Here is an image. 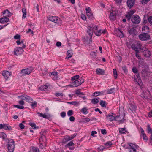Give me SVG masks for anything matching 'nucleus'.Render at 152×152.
<instances>
[{"label": "nucleus", "instance_id": "a18cd8bd", "mask_svg": "<svg viewBox=\"0 0 152 152\" xmlns=\"http://www.w3.org/2000/svg\"><path fill=\"white\" fill-rule=\"evenodd\" d=\"M101 94L100 92H95L93 94V96H97Z\"/></svg>", "mask_w": 152, "mask_h": 152}, {"label": "nucleus", "instance_id": "58836bf2", "mask_svg": "<svg viewBox=\"0 0 152 152\" xmlns=\"http://www.w3.org/2000/svg\"><path fill=\"white\" fill-rule=\"evenodd\" d=\"M115 88H113L111 89L108 90L107 93V94H112L114 92V90Z\"/></svg>", "mask_w": 152, "mask_h": 152}, {"label": "nucleus", "instance_id": "680f3d73", "mask_svg": "<svg viewBox=\"0 0 152 152\" xmlns=\"http://www.w3.org/2000/svg\"><path fill=\"white\" fill-rule=\"evenodd\" d=\"M150 0H142V4H145L148 2Z\"/></svg>", "mask_w": 152, "mask_h": 152}, {"label": "nucleus", "instance_id": "e433bc0d", "mask_svg": "<svg viewBox=\"0 0 152 152\" xmlns=\"http://www.w3.org/2000/svg\"><path fill=\"white\" fill-rule=\"evenodd\" d=\"M73 111L72 110H69L67 113V114L69 116H71L73 115Z\"/></svg>", "mask_w": 152, "mask_h": 152}, {"label": "nucleus", "instance_id": "c9c22d12", "mask_svg": "<svg viewBox=\"0 0 152 152\" xmlns=\"http://www.w3.org/2000/svg\"><path fill=\"white\" fill-rule=\"evenodd\" d=\"M74 145V143L72 141H71L69 142L66 145V147H68L70 146H72Z\"/></svg>", "mask_w": 152, "mask_h": 152}, {"label": "nucleus", "instance_id": "ea45409f", "mask_svg": "<svg viewBox=\"0 0 152 152\" xmlns=\"http://www.w3.org/2000/svg\"><path fill=\"white\" fill-rule=\"evenodd\" d=\"M41 70L42 72V73L43 75L46 74L48 72L47 69L45 68L43 69H41Z\"/></svg>", "mask_w": 152, "mask_h": 152}, {"label": "nucleus", "instance_id": "4d7b16f0", "mask_svg": "<svg viewBox=\"0 0 152 152\" xmlns=\"http://www.w3.org/2000/svg\"><path fill=\"white\" fill-rule=\"evenodd\" d=\"M132 70L133 72L135 73H137V72H138V70L135 67H133Z\"/></svg>", "mask_w": 152, "mask_h": 152}, {"label": "nucleus", "instance_id": "f704fd0d", "mask_svg": "<svg viewBox=\"0 0 152 152\" xmlns=\"http://www.w3.org/2000/svg\"><path fill=\"white\" fill-rule=\"evenodd\" d=\"M13 106L17 108L18 109H21L24 108V107L23 106H20L18 105L15 104L13 105Z\"/></svg>", "mask_w": 152, "mask_h": 152}, {"label": "nucleus", "instance_id": "39448f33", "mask_svg": "<svg viewBox=\"0 0 152 152\" xmlns=\"http://www.w3.org/2000/svg\"><path fill=\"white\" fill-rule=\"evenodd\" d=\"M131 21L134 24H138L140 22V19L139 16L137 15H134L132 17Z\"/></svg>", "mask_w": 152, "mask_h": 152}, {"label": "nucleus", "instance_id": "393cba45", "mask_svg": "<svg viewBox=\"0 0 152 152\" xmlns=\"http://www.w3.org/2000/svg\"><path fill=\"white\" fill-rule=\"evenodd\" d=\"M110 18L112 20H114L115 18V16L113 12H110Z\"/></svg>", "mask_w": 152, "mask_h": 152}, {"label": "nucleus", "instance_id": "0eeeda50", "mask_svg": "<svg viewBox=\"0 0 152 152\" xmlns=\"http://www.w3.org/2000/svg\"><path fill=\"white\" fill-rule=\"evenodd\" d=\"M24 52L23 48L20 47H17L15 48L14 51V54L16 56L21 54Z\"/></svg>", "mask_w": 152, "mask_h": 152}, {"label": "nucleus", "instance_id": "ddd939ff", "mask_svg": "<svg viewBox=\"0 0 152 152\" xmlns=\"http://www.w3.org/2000/svg\"><path fill=\"white\" fill-rule=\"evenodd\" d=\"M8 21L9 19L6 17H4L0 19V23L2 24L7 22Z\"/></svg>", "mask_w": 152, "mask_h": 152}, {"label": "nucleus", "instance_id": "f03ea898", "mask_svg": "<svg viewBox=\"0 0 152 152\" xmlns=\"http://www.w3.org/2000/svg\"><path fill=\"white\" fill-rule=\"evenodd\" d=\"M139 37V39L141 41H147L150 39V35L146 33L140 34Z\"/></svg>", "mask_w": 152, "mask_h": 152}, {"label": "nucleus", "instance_id": "13d9d810", "mask_svg": "<svg viewBox=\"0 0 152 152\" xmlns=\"http://www.w3.org/2000/svg\"><path fill=\"white\" fill-rule=\"evenodd\" d=\"M122 68L124 72L126 73L127 72V69L126 66H124L122 67Z\"/></svg>", "mask_w": 152, "mask_h": 152}, {"label": "nucleus", "instance_id": "cd10ccee", "mask_svg": "<svg viewBox=\"0 0 152 152\" xmlns=\"http://www.w3.org/2000/svg\"><path fill=\"white\" fill-rule=\"evenodd\" d=\"M81 112L83 114H87L88 113V109L86 107H84L82 109Z\"/></svg>", "mask_w": 152, "mask_h": 152}, {"label": "nucleus", "instance_id": "aec40b11", "mask_svg": "<svg viewBox=\"0 0 152 152\" xmlns=\"http://www.w3.org/2000/svg\"><path fill=\"white\" fill-rule=\"evenodd\" d=\"M142 31H145L146 32H149V28L148 26H145L142 27Z\"/></svg>", "mask_w": 152, "mask_h": 152}, {"label": "nucleus", "instance_id": "dca6fc26", "mask_svg": "<svg viewBox=\"0 0 152 152\" xmlns=\"http://www.w3.org/2000/svg\"><path fill=\"white\" fill-rule=\"evenodd\" d=\"M72 139V136H66L65 138L63 140V142H66Z\"/></svg>", "mask_w": 152, "mask_h": 152}, {"label": "nucleus", "instance_id": "4468645a", "mask_svg": "<svg viewBox=\"0 0 152 152\" xmlns=\"http://www.w3.org/2000/svg\"><path fill=\"white\" fill-rule=\"evenodd\" d=\"M78 82L77 80H75L72 81V84L70 85L69 86L71 87H77L79 86Z\"/></svg>", "mask_w": 152, "mask_h": 152}, {"label": "nucleus", "instance_id": "3c124183", "mask_svg": "<svg viewBox=\"0 0 152 152\" xmlns=\"http://www.w3.org/2000/svg\"><path fill=\"white\" fill-rule=\"evenodd\" d=\"M86 14L91 12V10L90 8L89 7H87L86 9Z\"/></svg>", "mask_w": 152, "mask_h": 152}, {"label": "nucleus", "instance_id": "79ce46f5", "mask_svg": "<svg viewBox=\"0 0 152 152\" xmlns=\"http://www.w3.org/2000/svg\"><path fill=\"white\" fill-rule=\"evenodd\" d=\"M37 104V102H36L34 101L33 102H32L31 105L32 107L34 109L35 107L36 106Z\"/></svg>", "mask_w": 152, "mask_h": 152}, {"label": "nucleus", "instance_id": "a211bd4d", "mask_svg": "<svg viewBox=\"0 0 152 152\" xmlns=\"http://www.w3.org/2000/svg\"><path fill=\"white\" fill-rule=\"evenodd\" d=\"M144 55L146 56L149 57L151 55V52L148 50L144 51Z\"/></svg>", "mask_w": 152, "mask_h": 152}, {"label": "nucleus", "instance_id": "603ef678", "mask_svg": "<svg viewBox=\"0 0 152 152\" xmlns=\"http://www.w3.org/2000/svg\"><path fill=\"white\" fill-rule=\"evenodd\" d=\"M66 113L65 112H62L61 113L60 115L63 118L64 117L66 116Z\"/></svg>", "mask_w": 152, "mask_h": 152}, {"label": "nucleus", "instance_id": "423d86ee", "mask_svg": "<svg viewBox=\"0 0 152 152\" xmlns=\"http://www.w3.org/2000/svg\"><path fill=\"white\" fill-rule=\"evenodd\" d=\"M33 70L32 67H30L25 69H22L21 73L23 75H26L29 74Z\"/></svg>", "mask_w": 152, "mask_h": 152}, {"label": "nucleus", "instance_id": "7c9ffc66", "mask_svg": "<svg viewBox=\"0 0 152 152\" xmlns=\"http://www.w3.org/2000/svg\"><path fill=\"white\" fill-rule=\"evenodd\" d=\"M131 48L134 50H135L136 52H138L139 50H138V48L134 44H132L131 45Z\"/></svg>", "mask_w": 152, "mask_h": 152}, {"label": "nucleus", "instance_id": "c03bdc74", "mask_svg": "<svg viewBox=\"0 0 152 152\" xmlns=\"http://www.w3.org/2000/svg\"><path fill=\"white\" fill-rule=\"evenodd\" d=\"M126 132L125 128H120L119 129V132L121 133H124Z\"/></svg>", "mask_w": 152, "mask_h": 152}, {"label": "nucleus", "instance_id": "4c0bfd02", "mask_svg": "<svg viewBox=\"0 0 152 152\" xmlns=\"http://www.w3.org/2000/svg\"><path fill=\"white\" fill-rule=\"evenodd\" d=\"M68 103H69L72 105H78L79 104V102L76 101L70 102H68Z\"/></svg>", "mask_w": 152, "mask_h": 152}, {"label": "nucleus", "instance_id": "c756f323", "mask_svg": "<svg viewBox=\"0 0 152 152\" xmlns=\"http://www.w3.org/2000/svg\"><path fill=\"white\" fill-rule=\"evenodd\" d=\"M29 125L31 127H33V129H36L38 128V127H37L36 126L35 124L34 123H29Z\"/></svg>", "mask_w": 152, "mask_h": 152}, {"label": "nucleus", "instance_id": "2eb2a0df", "mask_svg": "<svg viewBox=\"0 0 152 152\" xmlns=\"http://www.w3.org/2000/svg\"><path fill=\"white\" fill-rule=\"evenodd\" d=\"M96 72L97 74L104 75V71L102 69L98 68L96 70Z\"/></svg>", "mask_w": 152, "mask_h": 152}, {"label": "nucleus", "instance_id": "a878e982", "mask_svg": "<svg viewBox=\"0 0 152 152\" xmlns=\"http://www.w3.org/2000/svg\"><path fill=\"white\" fill-rule=\"evenodd\" d=\"M80 77L78 75H77L72 77L71 79V80L72 81L75 80H77Z\"/></svg>", "mask_w": 152, "mask_h": 152}, {"label": "nucleus", "instance_id": "f8f14e48", "mask_svg": "<svg viewBox=\"0 0 152 152\" xmlns=\"http://www.w3.org/2000/svg\"><path fill=\"white\" fill-rule=\"evenodd\" d=\"M73 54V53L72 50H68L66 53V56L65 58H71Z\"/></svg>", "mask_w": 152, "mask_h": 152}, {"label": "nucleus", "instance_id": "6e6d98bb", "mask_svg": "<svg viewBox=\"0 0 152 152\" xmlns=\"http://www.w3.org/2000/svg\"><path fill=\"white\" fill-rule=\"evenodd\" d=\"M101 30H99V31H97L96 32H95V33L96 35L99 36L101 34Z\"/></svg>", "mask_w": 152, "mask_h": 152}, {"label": "nucleus", "instance_id": "8fccbe9b", "mask_svg": "<svg viewBox=\"0 0 152 152\" xmlns=\"http://www.w3.org/2000/svg\"><path fill=\"white\" fill-rule=\"evenodd\" d=\"M76 94L77 95H83L84 94L80 92L78 90H77L75 91Z\"/></svg>", "mask_w": 152, "mask_h": 152}, {"label": "nucleus", "instance_id": "9b49d317", "mask_svg": "<svg viewBox=\"0 0 152 152\" xmlns=\"http://www.w3.org/2000/svg\"><path fill=\"white\" fill-rule=\"evenodd\" d=\"M2 75L4 77L8 78L11 75V72L7 71H4L2 73Z\"/></svg>", "mask_w": 152, "mask_h": 152}, {"label": "nucleus", "instance_id": "e2e57ef3", "mask_svg": "<svg viewBox=\"0 0 152 152\" xmlns=\"http://www.w3.org/2000/svg\"><path fill=\"white\" fill-rule=\"evenodd\" d=\"M101 133L103 134H105L107 133L106 130L105 129H102L101 130Z\"/></svg>", "mask_w": 152, "mask_h": 152}, {"label": "nucleus", "instance_id": "4be33fe9", "mask_svg": "<svg viewBox=\"0 0 152 152\" xmlns=\"http://www.w3.org/2000/svg\"><path fill=\"white\" fill-rule=\"evenodd\" d=\"M48 87V86L45 85L41 86L39 89L41 91H45L47 88Z\"/></svg>", "mask_w": 152, "mask_h": 152}, {"label": "nucleus", "instance_id": "09e8293b", "mask_svg": "<svg viewBox=\"0 0 152 152\" xmlns=\"http://www.w3.org/2000/svg\"><path fill=\"white\" fill-rule=\"evenodd\" d=\"M91 55L93 58H95L96 56V53L95 52H92L91 53Z\"/></svg>", "mask_w": 152, "mask_h": 152}, {"label": "nucleus", "instance_id": "c85d7f7f", "mask_svg": "<svg viewBox=\"0 0 152 152\" xmlns=\"http://www.w3.org/2000/svg\"><path fill=\"white\" fill-rule=\"evenodd\" d=\"M40 142H44L46 141V137L44 135L42 136L40 138Z\"/></svg>", "mask_w": 152, "mask_h": 152}, {"label": "nucleus", "instance_id": "5701e85b", "mask_svg": "<svg viewBox=\"0 0 152 152\" xmlns=\"http://www.w3.org/2000/svg\"><path fill=\"white\" fill-rule=\"evenodd\" d=\"M22 10L23 13L22 18L24 19L26 17V10L25 9L23 8Z\"/></svg>", "mask_w": 152, "mask_h": 152}, {"label": "nucleus", "instance_id": "6ab92c4d", "mask_svg": "<svg viewBox=\"0 0 152 152\" xmlns=\"http://www.w3.org/2000/svg\"><path fill=\"white\" fill-rule=\"evenodd\" d=\"M89 26L91 27L92 31L94 33H95V31L97 30L98 29L97 26L94 24H92L91 26Z\"/></svg>", "mask_w": 152, "mask_h": 152}, {"label": "nucleus", "instance_id": "052dcab7", "mask_svg": "<svg viewBox=\"0 0 152 152\" xmlns=\"http://www.w3.org/2000/svg\"><path fill=\"white\" fill-rule=\"evenodd\" d=\"M19 126L22 129H23L25 127L24 126L22 123H20L19 124Z\"/></svg>", "mask_w": 152, "mask_h": 152}, {"label": "nucleus", "instance_id": "412c9836", "mask_svg": "<svg viewBox=\"0 0 152 152\" xmlns=\"http://www.w3.org/2000/svg\"><path fill=\"white\" fill-rule=\"evenodd\" d=\"M129 109L132 111H135L136 110V107L132 104H130Z\"/></svg>", "mask_w": 152, "mask_h": 152}, {"label": "nucleus", "instance_id": "bb28decb", "mask_svg": "<svg viewBox=\"0 0 152 152\" xmlns=\"http://www.w3.org/2000/svg\"><path fill=\"white\" fill-rule=\"evenodd\" d=\"M31 149L32 152H40L38 148L37 147H32Z\"/></svg>", "mask_w": 152, "mask_h": 152}, {"label": "nucleus", "instance_id": "774afa93", "mask_svg": "<svg viewBox=\"0 0 152 152\" xmlns=\"http://www.w3.org/2000/svg\"><path fill=\"white\" fill-rule=\"evenodd\" d=\"M129 152H136V151L135 148H130Z\"/></svg>", "mask_w": 152, "mask_h": 152}, {"label": "nucleus", "instance_id": "20e7f679", "mask_svg": "<svg viewBox=\"0 0 152 152\" xmlns=\"http://www.w3.org/2000/svg\"><path fill=\"white\" fill-rule=\"evenodd\" d=\"M48 19L50 20L55 23L58 24L62 23V21L61 20L56 16L49 17Z\"/></svg>", "mask_w": 152, "mask_h": 152}, {"label": "nucleus", "instance_id": "7ed1b4c3", "mask_svg": "<svg viewBox=\"0 0 152 152\" xmlns=\"http://www.w3.org/2000/svg\"><path fill=\"white\" fill-rule=\"evenodd\" d=\"M119 116H115V115L113 116L110 114H108V115L106 116L107 118H108L110 121H112L115 120L119 121L120 123H122L123 122V120H120V119L118 118Z\"/></svg>", "mask_w": 152, "mask_h": 152}, {"label": "nucleus", "instance_id": "37998d69", "mask_svg": "<svg viewBox=\"0 0 152 152\" xmlns=\"http://www.w3.org/2000/svg\"><path fill=\"white\" fill-rule=\"evenodd\" d=\"M100 105L102 107H105V102L101 100L100 103Z\"/></svg>", "mask_w": 152, "mask_h": 152}, {"label": "nucleus", "instance_id": "f3484780", "mask_svg": "<svg viewBox=\"0 0 152 152\" xmlns=\"http://www.w3.org/2000/svg\"><path fill=\"white\" fill-rule=\"evenodd\" d=\"M4 129L6 130H11L12 129L11 127L8 124H4Z\"/></svg>", "mask_w": 152, "mask_h": 152}, {"label": "nucleus", "instance_id": "bf43d9fd", "mask_svg": "<svg viewBox=\"0 0 152 152\" xmlns=\"http://www.w3.org/2000/svg\"><path fill=\"white\" fill-rule=\"evenodd\" d=\"M6 13H7L8 15H9V14H11V13L10 12H9L8 10H5L3 12V14H4Z\"/></svg>", "mask_w": 152, "mask_h": 152}, {"label": "nucleus", "instance_id": "473e14b6", "mask_svg": "<svg viewBox=\"0 0 152 152\" xmlns=\"http://www.w3.org/2000/svg\"><path fill=\"white\" fill-rule=\"evenodd\" d=\"M112 145V143L111 142V141H108L106 142L104 144V145L106 147H109L110 146Z\"/></svg>", "mask_w": 152, "mask_h": 152}, {"label": "nucleus", "instance_id": "1a4fd4ad", "mask_svg": "<svg viewBox=\"0 0 152 152\" xmlns=\"http://www.w3.org/2000/svg\"><path fill=\"white\" fill-rule=\"evenodd\" d=\"M127 31L130 35H136V31L134 28L133 27H129L127 28Z\"/></svg>", "mask_w": 152, "mask_h": 152}, {"label": "nucleus", "instance_id": "0e129e2a", "mask_svg": "<svg viewBox=\"0 0 152 152\" xmlns=\"http://www.w3.org/2000/svg\"><path fill=\"white\" fill-rule=\"evenodd\" d=\"M20 38V35H16L14 36V38L15 39H19Z\"/></svg>", "mask_w": 152, "mask_h": 152}, {"label": "nucleus", "instance_id": "72a5a7b5", "mask_svg": "<svg viewBox=\"0 0 152 152\" xmlns=\"http://www.w3.org/2000/svg\"><path fill=\"white\" fill-rule=\"evenodd\" d=\"M113 72L114 75V77L115 79H116L117 78V74L116 70L115 69H113Z\"/></svg>", "mask_w": 152, "mask_h": 152}, {"label": "nucleus", "instance_id": "b1692460", "mask_svg": "<svg viewBox=\"0 0 152 152\" xmlns=\"http://www.w3.org/2000/svg\"><path fill=\"white\" fill-rule=\"evenodd\" d=\"M24 98L26 99L25 100H26V101L29 102H31L33 101L32 98L28 96H26Z\"/></svg>", "mask_w": 152, "mask_h": 152}, {"label": "nucleus", "instance_id": "f257e3e1", "mask_svg": "<svg viewBox=\"0 0 152 152\" xmlns=\"http://www.w3.org/2000/svg\"><path fill=\"white\" fill-rule=\"evenodd\" d=\"M15 146V142L13 140H8L7 147L8 152H13Z\"/></svg>", "mask_w": 152, "mask_h": 152}, {"label": "nucleus", "instance_id": "de8ad7c7", "mask_svg": "<svg viewBox=\"0 0 152 152\" xmlns=\"http://www.w3.org/2000/svg\"><path fill=\"white\" fill-rule=\"evenodd\" d=\"M129 146L130 147V148H135L136 147V145H135L133 144L132 143H130L129 144Z\"/></svg>", "mask_w": 152, "mask_h": 152}, {"label": "nucleus", "instance_id": "2f4dec72", "mask_svg": "<svg viewBox=\"0 0 152 152\" xmlns=\"http://www.w3.org/2000/svg\"><path fill=\"white\" fill-rule=\"evenodd\" d=\"M91 102L93 104H96L99 102V100L97 98H94L92 99Z\"/></svg>", "mask_w": 152, "mask_h": 152}, {"label": "nucleus", "instance_id": "a19ab883", "mask_svg": "<svg viewBox=\"0 0 152 152\" xmlns=\"http://www.w3.org/2000/svg\"><path fill=\"white\" fill-rule=\"evenodd\" d=\"M147 129L149 133H152V130L149 125H148L147 126Z\"/></svg>", "mask_w": 152, "mask_h": 152}, {"label": "nucleus", "instance_id": "864d4df0", "mask_svg": "<svg viewBox=\"0 0 152 152\" xmlns=\"http://www.w3.org/2000/svg\"><path fill=\"white\" fill-rule=\"evenodd\" d=\"M46 146V145L45 144L44 145H43V144L42 143H40L39 147L42 149H43V148H45V146Z\"/></svg>", "mask_w": 152, "mask_h": 152}, {"label": "nucleus", "instance_id": "9d476101", "mask_svg": "<svg viewBox=\"0 0 152 152\" xmlns=\"http://www.w3.org/2000/svg\"><path fill=\"white\" fill-rule=\"evenodd\" d=\"M136 0H127V6L129 8H131L134 4Z\"/></svg>", "mask_w": 152, "mask_h": 152}, {"label": "nucleus", "instance_id": "338daca9", "mask_svg": "<svg viewBox=\"0 0 152 152\" xmlns=\"http://www.w3.org/2000/svg\"><path fill=\"white\" fill-rule=\"evenodd\" d=\"M126 17L127 18L128 20H130L131 17L132 16L131 15H130L128 13L126 15Z\"/></svg>", "mask_w": 152, "mask_h": 152}, {"label": "nucleus", "instance_id": "6e6552de", "mask_svg": "<svg viewBox=\"0 0 152 152\" xmlns=\"http://www.w3.org/2000/svg\"><path fill=\"white\" fill-rule=\"evenodd\" d=\"M88 30L87 31V32L89 36V37H87V39H89V42H92V38L93 34L92 31L91 27L89 26L88 27Z\"/></svg>", "mask_w": 152, "mask_h": 152}, {"label": "nucleus", "instance_id": "49530a36", "mask_svg": "<svg viewBox=\"0 0 152 152\" xmlns=\"http://www.w3.org/2000/svg\"><path fill=\"white\" fill-rule=\"evenodd\" d=\"M141 136L142 137L143 140H148V138L145 134H141Z\"/></svg>", "mask_w": 152, "mask_h": 152}, {"label": "nucleus", "instance_id": "69168bd1", "mask_svg": "<svg viewBox=\"0 0 152 152\" xmlns=\"http://www.w3.org/2000/svg\"><path fill=\"white\" fill-rule=\"evenodd\" d=\"M81 18L82 19L84 20H86V18L85 15L83 14H82L81 15Z\"/></svg>", "mask_w": 152, "mask_h": 152}, {"label": "nucleus", "instance_id": "5fc2aeb1", "mask_svg": "<svg viewBox=\"0 0 152 152\" xmlns=\"http://www.w3.org/2000/svg\"><path fill=\"white\" fill-rule=\"evenodd\" d=\"M148 20L150 23L152 25V16H150L148 18Z\"/></svg>", "mask_w": 152, "mask_h": 152}]
</instances>
